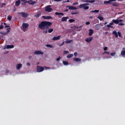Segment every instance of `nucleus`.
I'll use <instances>...</instances> for the list:
<instances>
[{
    "mask_svg": "<svg viewBox=\"0 0 125 125\" xmlns=\"http://www.w3.org/2000/svg\"><path fill=\"white\" fill-rule=\"evenodd\" d=\"M52 23L49 21H42L38 25L40 30H43V34H47V30L49 27H51Z\"/></svg>",
    "mask_w": 125,
    "mask_h": 125,
    "instance_id": "nucleus-1",
    "label": "nucleus"
},
{
    "mask_svg": "<svg viewBox=\"0 0 125 125\" xmlns=\"http://www.w3.org/2000/svg\"><path fill=\"white\" fill-rule=\"evenodd\" d=\"M123 20L121 19V20H112V21L109 23V24L110 25H114V24H118V25L119 26H124L125 25V23L122 22H123Z\"/></svg>",
    "mask_w": 125,
    "mask_h": 125,
    "instance_id": "nucleus-2",
    "label": "nucleus"
},
{
    "mask_svg": "<svg viewBox=\"0 0 125 125\" xmlns=\"http://www.w3.org/2000/svg\"><path fill=\"white\" fill-rule=\"evenodd\" d=\"M44 69H49V68L47 67L46 66L42 67L39 65L37 66V71L38 73H41V72L44 71Z\"/></svg>",
    "mask_w": 125,
    "mask_h": 125,
    "instance_id": "nucleus-3",
    "label": "nucleus"
},
{
    "mask_svg": "<svg viewBox=\"0 0 125 125\" xmlns=\"http://www.w3.org/2000/svg\"><path fill=\"white\" fill-rule=\"evenodd\" d=\"M22 28L23 32H26L27 30H28V28L29 27V24L27 23H22Z\"/></svg>",
    "mask_w": 125,
    "mask_h": 125,
    "instance_id": "nucleus-4",
    "label": "nucleus"
},
{
    "mask_svg": "<svg viewBox=\"0 0 125 125\" xmlns=\"http://www.w3.org/2000/svg\"><path fill=\"white\" fill-rule=\"evenodd\" d=\"M78 7L79 8H83V9H85V10H86L89 9V7L88 6H86V5L84 4V3L80 4L78 6Z\"/></svg>",
    "mask_w": 125,
    "mask_h": 125,
    "instance_id": "nucleus-5",
    "label": "nucleus"
},
{
    "mask_svg": "<svg viewBox=\"0 0 125 125\" xmlns=\"http://www.w3.org/2000/svg\"><path fill=\"white\" fill-rule=\"evenodd\" d=\"M45 11H46V12H51V11H52V9L51 8V5H48L46 6L45 7Z\"/></svg>",
    "mask_w": 125,
    "mask_h": 125,
    "instance_id": "nucleus-6",
    "label": "nucleus"
},
{
    "mask_svg": "<svg viewBox=\"0 0 125 125\" xmlns=\"http://www.w3.org/2000/svg\"><path fill=\"white\" fill-rule=\"evenodd\" d=\"M18 14H20V15L22 16V17H23L24 18H26V17H28L29 16V15L24 12H19Z\"/></svg>",
    "mask_w": 125,
    "mask_h": 125,
    "instance_id": "nucleus-7",
    "label": "nucleus"
},
{
    "mask_svg": "<svg viewBox=\"0 0 125 125\" xmlns=\"http://www.w3.org/2000/svg\"><path fill=\"white\" fill-rule=\"evenodd\" d=\"M66 7L68 8V9H69L70 10H77V9H78V8L74 7L73 6H66Z\"/></svg>",
    "mask_w": 125,
    "mask_h": 125,
    "instance_id": "nucleus-8",
    "label": "nucleus"
},
{
    "mask_svg": "<svg viewBox=\"0 0 125 125\" xmlns=\"http://www.w3.org/2000/svg\"><path fill=\"white\" fill-rule=\"evenodd\" d=\"M34 54H36L37 55H40V54H41V55H42L43 54V52H42V51H36L34 52Z\"/></svg>",
    "mask_w": 125,
    "mask_h": 125,
    "instance_id": "nucleus-9",
    "label": "nucleus"
},
{
    "mask_svg": "<svg viewBox=\"0 0 125 125\" xmlns=\"http://www.w3.org/2000/svg\"><path fill=\"white\" fill-rule=\"evenodd\" d=\"M25 2L29 3V4H32L34 5V4H36V2L33 1V0H30L29 1H26Z\"/></svg>",
    "mask_w": 125,
    "mask_h": 125,
    "instance_id": "nucleus-10",
    "label": "nucleus"
},
{
    "mask_svg": "<svg viewBox=\"0 0 125 125\" xmlns=\"http://www.w3.org/2000/svg\"><path fill=\"white\" fill-rule=\"evenodd\" d=\"M93 39V38L91 37L86 38L85 39V42H91V41H92V40Z\"/></svg>",
    "mask_w": 125,
    "mask_h": 125,
    "instance_id": "nucleus-11",
    "label": "nucleus"
},
{
    "mask_svg": "<svg viewBox=\"0 0 125 125\" xmlns=\"http://www.w3.org/2000/svg\"><path fill=\"white\" fill-rule=\"evenodd\" d=\"M60 38H61V36H58V37H54L53 38V41H58V40H60Z\"/></svg>",
    "mask_w": 125,
    "mask_h": 125,
    "instance_id": "nucleus-12",
    "label": "nucleus"
},
{
    "mask_svg": "<svg viewBox=\"0 0 125 125\" xmlns=\"http://www.w3.org/2000/svg\"><path fill=\"white\" fill-rule=\"evenodd\" d=\"M67 19H69V17H63L62 18V21L65 22V21H67Z\"/></svg>",
    "mask_w": 125,
    "mask_h": 125,
    "instance_id": "nucleus-13",
    "label": "nucleus"
},
{
    "mask_svg": "<svg viewBox=\"0 0 125 125\" xmlns=\"http://www.w3.org/2000/svg\"><path fill=\"white\" fill-rule=\"evenodd\" d=\"M73 61L75 62H81L82 61V59L78 58H75L73 59Z\"/></svg>",
    "mask_w": 125,
    "mask_h": 125,
    "instance_id": "nucleus-14",
    "label": "nucleus"
},
{
    "mask_svg": "<svg viewBox=\"0 0 125 125\" xmlns=\"http://www.w3.org/2000/svg\"><path fill=\"white\" fill-rule=\"evenodd\" d=\"M42 17L43 19H52V17L51 16H43Z\"/></svg>",
    "mask_w": 125,
    "mask_h": 125,
    "instance_id": "nucleus-15",
    "label": "nucleus"
},
{
    "mask_svg": "<svg viewBox=\"0 0 125 125\" xmlns=\"http://www.w3.org/2000/svg\"><path fill=\"white\" fill-rule=\"evenodd\" d=\"M14 47V45H7L6 46V49H9V48H13Z\"/></svg>",
    "mask_w": 125,
    "mask_h": 125,
    "instance_id": "nucleus-16",
    "label": "nucleus"
},
{
    "mask_svg": "<svg viewBox=\"0 0 125 125\" xmlns=\"http://www.w3.org/2000/svg\"><path fill=\"white\" fill-rule=\"evenodd\" d=\"M113 35H115V37L116 38H118L119 37V35H118V33H117V31L116 30L112 32Z\"/></svg>",
    "mask_w": 125,
    "mask_h": 125,
    "instance_id": "nucleus-17",
    "label": "nucleus"
},
{
    "mask_svg": "<svg viewBox=\"0 0 125 125\" xmlns=\"http://www.w3.org/2000/svg\"><path fill=\"white\" fill-rule=\"evenodd\" d=\"M22 67V64L19 63L17 65V70H20V68Z\"/></svg>",
    "mask_w": 125,
    "mask_h": 125,
    "instance_id": "nucleus-18",
    "label": "nucleus"
},
{
    "mask_svg": "<svg viewBox=\"0 0 125 125\" xmlns=\"http://www.w3.org/2000/svg\"><path fill=\"white\" fill-rule=\"evenodd\" d=\"M104 4H112V2H111V0H109L108 1H104Z\"/></svg>",
    "mask_w": 125,
    "mask_h": 125,
    "instance_id": "nucleus-19",
    "label": "nucleus"
},
{
    "mask_svg": "<svg viewBox=\"0 0 125 125\" xmlns=\"http://www.w3.org/2000/svg\"><path fill=\"white\" fill-rule=\"evenodd\" d=\"M15 5H16V6H19V5H20V0L16 1Z\"/></svg>",
    "mask_w": 125,
    "mask_h": 125,
    "instance_id": "nucleus-20",
    "label": "nucleus"
},
{
    "mask_svg": "<svg viewBox=\"0 0 125 125\" xmlns=\"http://www.w3.org/2000/svg\"><path fill=\"white\" fill-rule=\"evenodd\" d=\"M55 14V15H62V16H64V13H63L56 12Z\"/></svg>",
    "mask_w": 125,
    "mask_h": 125,
    "instance_id": "nucleus-21",
    "label": "nucleus"
},
{
    "mask_svg": "<svg viewBox=\"0 0 125 125\" xmlns=\"http://www.w3.org/2000/svg\"><path fill=\"white\" fill-rule=\"evenodd\" d=\"M89 36H92V34H93V30L92 29H89Z\"/></svg>",
    "mask_w": 125,
    "mask_h": 125,
    "instance_id": "nucleus-22",
    "label": "nucleus"
},
{
    "mask_svg": "<svg viewBox=\"0 0 125 125\" xmlns=\"http://www.w3.org/2000/svg\"><path fill=\"white\" fill-rule=\"evenodd\" d=\"M41 15H42V13H38L37 15H35V17H36V18H39V17H40Z\"/></svg>",
    "mask_w": 125,
    "mask_h": 125,
    "instance_id": "nucleus-23",
    "label": "nucleus"
},
{
    "mask_svg": "<svg viewBox=\"0 0 125 125\" xmlns=\"http://www.w3.org/2000/svg\"><path fill=\"white\" fill-rule=\"evenodd\" d=\"M91 12L92 13H98V12H99V10H95L94 11H91Z\"/></svg>",
    "mask_w": 125,
    "mask_h": 125,
    "instance_id": "nucleus-24",
    "label": "nucleus"
},
{
    "mask_svg": "<svg viewBox=\"0 0 125 125\" xmlns=\"http://www.w3.org/2000/svg\"><path fill=\"white\" fill-rule=\"evenodd\" d=\"M98 19H99V20L100 21H102V20H103V19H104V18H103V17H101L100 16L98 17Z\"/></svg>",
    "mask_w": 125,
    "mask_h": 125,
    "instance_id": "nucleus-25",
    "label": "nucleus"
},
{
    "mask_svg": "<svg viewBox=\"0 0 125 125\" xmlns=\"http://www.w3.org/2000/svg\"><path fill=\"white\" fill-rule=\"evenodd\" d=\"M73 56H74V55H73V54H71L68 55L66 57L67 58H71L73 57Z\"/></svg>",
    "mask_w": 125,
    "mask_h": 125,
    "instance_id": "nucleus-26",
    "label": "nucleus"
},
{
    "mask_svg": "<svg viewBox=\"0 0 125 125\" xmlns=\"http://www.w3.org/2000/svg\"><path fill=\"white\" fill-rule=\"evenodd\" d=\"M121 54L122 56H124L125 55V50H123L121 52Z\"/></svg>",
    "mask_w": 125,
    "mask_h": 125,
    "instance_id": "nucleus-27",
    "label": "nucleus"
},
{
    "mask_svg": "<svg viewBox=\"0 0 125 125\" xmlns=\"http://www.w3.org/2000/svg\"><path fill=\"white\" fill-rule=\"evenodd\" d=\"M68 21L69 23H73V22H75V20L74 19H69Z\"/></svg>",
    "mask_w": 125,
    "mask_h": 125,
    "instance_id": "nucleus-28",
    "label": "nucleus"
},
{
    "mask_svg": "<svg viewBox=\"0 0 125 125\" xmlns=\"http://www.w3.org/2000/svg\"><path fill=\"white\" fill-rule=\"evenodd\" d=\"M62 63H63V65H67L69 64V63L67 61H63Z\"/></svg>",
    "mask_w": 125,
    "mask_h": 125,
    "instance_id": "nucleus-29",
    "label": "nucleus"
},
{
    "mask_svg": "<svg viewBox=\"0 0 125 125\" xmlns=\"http://www.w3.org/2000/svg\"><path fill=\"white\" fill-rule=\"evenodd\" d=\"M86 2H90L91 3H93V2H95V0L86 1Z\"/></svg>",
    "mask_w": 125,
    "mask_h": 125,
    "instance_id": "nucleus-30",
    "label": "nucleus"
},
{
    "mask_svg": "<svg viewBox=\"0 0 125 125\" xmlns=\"http://www.w3.org/2000/svg\"><path fill=\"white\" fill-rule=\"evenodd\" d=\"M7 19L8 20H9V21H11V19H12V17L10 16H8Z\"/></svg>",
    "mask_w": 125,
    "mask_h": 125,
    "instance_id": "nucleus-31",
    "label": "nucleus"
},
{
    "mask_svg": "<svg viewBox=\"0 0 125 125\" xmlns=\"http://www.w3.org/2000/svg\"><path fill=\"white\" fill-rule=\"evenodd\" d=\"M46 46L47 47H50V48H52V47H53V46H52L51 44H47L46 45Z\"/></svg>",
    "mask_w": 125,
    "mask_h": 125,
    "instance_id": "nucleus-32",
    "label": "nucleus"
},
{
    "mask_svg": "<svg viewBox=\"0 0 125 125\" xmlns=\"http://www.w3.org/2000/svg\"><path fill=\"white\" fill-rule=\"evenodd\" d=\"M53 32V28H50L48 30V33H52Z\"/></svg>",
    "mask_w": 125,
    "mask_h": 125,
    "instance_id": "nucleus-33",
    "label": "nucleus"
},
{
    "mask_svg": "<svg viewBox=\"0 0 125 125\" xmlns=\"http://www.w3.org/2000/svg\"><path fill=\"white\" fill-rule=\"evenodd\" d=\"M72 15H75V14H79V12H71Z\"/></svg>",
    "mask_w": 125,
    "mask_h": 125,
    "instance_id": "nucleus-34",
    "label": "nucleus"
},
{
    "mask_svg": "<svg viewBox=\"0 0 125 125\" xmlns=\"http://www.w3.org/2000/svg\"><path fill=\"white\" fill-rule=\"evenodd\" d=\"M4 25L5 26L4 28H9L10 27L9 25H6L7 24L5 22L4 23Z\"/></svg>",
    "mask_w": 125,
    "mask_h": 125,
    "instance_id": "nucleus-35",
    "label": "nucleus"
},
{
    "mask_svg": "<svg viewBox=\"0 0 125 125\" xmlns=\"http://www.w3.org/2000/svg\"><path fill=\"white\" fill-rule=\"evenodd\" d=\"M72 42V40H67L65 42L66 43H70V42Z\"/></svg>",
    "mask_w": 125,
    "mask_h": 125,
    "instance_id": "nucleus-36",
    "label": "nucleus"
},
{
    "mask_svg": "<svg viewBox=\"0 0 125 125\" xmlns=\"http://www.w3.org/2000/svg\"><path fill=\"white\" fill-rule=\"evenodd\" d=\"M118 35L120 38H122V33L121 32H118Z\"/></svg>",
    "mask_w": 125,
    "mask_h": 125,
    "instance_id": "nucleus-37",
    "label": "nucleus"
},
{
    "mask_svg": "<svg viewBox=\"0 0 125 125\" xmlns=\"http://www.w3.org/2000/svg\"><path fill=\"white\" fill-rule=\"evenodd\" d=\"M112 6H118V4L117 3V2H114L112 4Z\"/></svg>",
    "mask_w": 125,
    "mask_h": 125,
    "instance_id": "nucleus-38",
    "label": "nucleus"
},
{
    "mask_svg": "<svg viewBox=\"0 0 125 125\" xmlns=\"http://www.w3.org/2000/svg\"><path fill=\"white\" fill-rule=\"evenodd\" d=\"M6 5V4H5V3H2L1 6H0V7L2 8L3 7V6H5Z\"/></svg>",
    "mask_w": 125,
    "mask_h": 125,
    "instance_id": "nucleus-39",
    "label": "nucleus"
},
{
    "mask_svg": "<svg viewBox=\"0 0 125 125\" xmlns=\"http://www.w3.org/2000/svg\"><path fill=\"white\" fill-rule=\"evenodd\" d=\"M10 30H11V28L9 27L8 28L6 29V30L7 31V33H9V32H10Z\"/></svg>",
    "mask_w": 125,
    "mask_h": 125,
    "instance_id": "nucleus-40",
    "label": "nucleus"
},
{
    "mask_svg": "<svg viewBox=\"0 0 125 125\" xmlns=\"http://www.w3.org/2000/svg\"><path fill=\"white\" fill-rule=\"evenodd\" d=\"M110 55L111 56H115V55H116V53L114 52V53H111Z\"/></svg>",
    "mask_w": 125,
    "mask_h": 125,
    "instance_id": "nucleus-41",
    "label": "nucleus"
},
{
    "mask_svg": "<svg viewBox=\"0 0 125 125\" xmlns=\"http://www.w3.org/2000/svg\"><path fill=\"white\" fill-rule=\"evenodd\" d=\"M104 54H108V55H110V52H107V51H105V52H104Z\"/></svg>",
    "mask_w": 125,
    "mask_h": 125,
    "instance_id": "nucleus-42",
    "label": "nucleus"
},
{
    "mask_svg": "<svg viewBox=\"0 0 125 125\" xmlns=\"http://www.w3.org/2000/svg\"><path fill=\"white\" fill-rule=\"evenodd\" d=\"M63 53H64V54H67L69 53V51L64 50L63 52Z\"/></svg>",
    "mask_w": 125,
    "mask_h": 125,
    "instance_id": "nucleus-43",
    "label": "nucleus"
},
{
    "mask_svg": "<svg viewBox=\"0 0 125 125\" xmlns=\"http://www.w3.org/2000/svg\"><path fill=\"white\" fill-rule=\"evenodd\" d=\"M77 4H79V3L78 2H75L73 3L72 5H77Z\"/></svg>",
    "mask_w": 125,
    "mask_h": 125,
    "instance_id": "nucleus-44",
    "label": "nucleus"
},
{
    "mask_svg": "<svg viewBox=\"0 0 125 125\" xmlns=\"http://www.w3.org/2000/svg\"><path fill=\"white\" fill-rule=\"evenodd\" d=\"M61 57H59V58H57V61H60V59H61Z\"/></svg>",
    "mask_w": 125,
    "mask_h": 125,
    "instance_id": "nucleus-45",
    "label": "nucleus"
},
{
    "mask_svg": "<svg viewBox=\"0 0 125 125\" xmlns=\"http://www.w3.org/2000/svg\"><path fill=\"white\" fill-rule=\"evenodd\" d=\"M0 34H1V35H6V33H4V32H0Z\"/></svg>",
    "mask_w": 125,
    "mask_h": 125,
    "instance_id": "nucleus-46",
    "label": "nucleus"
},
{
    "mask_svg": "<svg viewBox=\"0 0 125 125\" xmlns=\"http://www.w3.org/2000/svg\"><path fill=\"white\" fill-rule=\"evenodd\" d=\"M107 49H108V47H104V51H106V50H107Z\"/></svg>",
    "mask_w": 125,
    "mask_h": 125,
    "instance_id": "nucleus-47",
    "label": "nucleus"
},
{
    "mask_svg": "<svg viewBox=\"0 0 125 125\" xmlns=\"http://www.w3.org/2000/svg\"><path fill=\"white\" fill-rule=\"evenodd\" d=\"M74 56H77L78 55V52H75L74 53Z\"/></svg>",
    "mask_w": 125,
    "mask_h": 125,
    "instance_id": "nucleus-48",
    "label": "nucleus"
},
{
    "mask_svg": "<svg viewBox=\"0 0 125 125\" xmlns=\"http://www.w3.org/2000/svg\"><path fill=\"white\" fill-rule=\"evenodd\" d=\"M1 29H3V25H0V30H1Z\"/></svg>",
    "mask_w": 125,
    "mask_h": 125,
    "instance_id": "nucleus-49",
    "label": "nucleus"
},
{
    "mask_svg": "<svg viewBox=\"0 0 125 125\" xmlns=\"http://www.w3.org/2000/svg\"><path fill=\"white\" fill-rule=\"evenodd\" d=\"M86 25H89L90 24V22L89 21H87L85 22Z\"/></svg>",
    "mask_w": 125,
    "mask_h": 125,
    "instance_id": "nucleus-50",
    "label": "nucleus"
},
{
    "mask_svg": "<svg viewBox=\"0 0 125 125\" xmlns=\"http://www.w3.org/2000/svg\"><path fill=\"white\" fill-rule=\"evenodd\" d=\"M110 26H111L110 24H107V25H106V27H107L108 28V29H109V28H110Z\"/></svg>",
    "mask_w": 125,
    "mask_h": 125,
    "instance_id": "nucleus-51",
    "label": "nucleus"
},
{
    "mask_svg": "<svg viewBox=\"0 0 125 125\" xmlns=\"http://www.w3.org/2000/svg\"><path fill=\"white\" fill-rule=\"evenodd\" d=\"M54 1H62V0H53Z\"/></svg>",
    "mask_w": 125,
    "mask_h": 125,
    "instance_id": "nucleus-52",
    "label": "nucleus"
},
{
    "mask_svg": "<svg viewBox=\"0 0 125 125\" xmlns=\"http://www.w3.org/2000/svg\"><path fill=\"white\" fill-rule=\"evenodd\" d=\"M85 4V5H86V6H87V5H89V3H84Z\"/></svg>",
    "mask_w": 125,
    "mask_h": 125,
    "instance_id": "nucleus-53",
    "label": "nucleus"
},
{
    "mask_svg": "<svg viewBox=\"0 0 125 125\" xmlns=\"http://www.w3.org/2000/svg\"><path fill=\"white\" fill-rule=\"evenodd\" d=\"M27 66H31V64L30 63V62H27Z\"/></svg>",
    "mask_w": 125,
    "mask_h": 125,
    "instance_id": "nucleus-54",
    "label": "nucleus"
},
{
    "mask_svg": "<svg viewBox=\"0 0 125 125\" xmlns=\"http://www.w3.org/2000/svg\"><path fill=\"white\" fill-rule=\"evenodd\" d=\"M64 44V42H63L61 45H60V46H62Z\"/></svg>",
    "mask_w": 125,
    "mask_h": 125,
    "instance_id": "nucleus-55",
    "label": "nucleus"
},
{
    "mask_svg": "<svg viewBox=\"0 0 125 125\" xmlns=\"http://www.w3.org/2000/svg\"><path fill=\"white\" fill-rule=\"evenodd\" d=\"M110 28H111V29H113V28H114V26H113L112 25H110Z\"/></svg>",
    "mask_w": 125,
    "mask_h": 125,
    "instance_id": "nucleus-56",
    "label": "nucleus"
},
{
    "mask_svg": "<svg viewBox=\"0 0 125 125\" xmlns=\"http://www.w3.org/2000/svg\"><path fill=\"white\" fill-rule=\"evenodd\" d=\"M111 0V2H112V1H116V0Z\"/></svg>",
    "mask_w": 125,
    "mask_h": 125,
    "instance_id": "nucleus-57",
    "label": "nucleus"
},
{
    "mask_svg": "<svg viewBox=\"0 0 125 125\" xmlns=\"http://www.w3.org/2000/svg\"><path fill=\"white\" fill-rule=\"evenodd\" d=\"M89 18H90L91 19H92V18H93V17L90 16V17H89Z\"/></svg>",
    "mask_w": 125,
    "mask_h": 125,
    "instance_id": "nucleus-58",
    "label": "nucleus"
},
{
    "mask_svg": "<svg viewBox=\"0 0 125 125\" xmlns=\"http://www.w3.org/2000/svg\"><path fill=\"white\" fill-rule=\"evenodd\" d=\"M65 2H70V0H67L66 1H65Z\"/></svg>",
    "mask_w": 125,
    "mask_h": 125,
    "instance_id": "nucleus-59",
    "label": "nucleus"
},
{
    "mask_svg": "<svg viewBox=\"0 0 125 125\" xmlns=\"http://www.w3.org/2000/svg\"><path fill=\"white\" fill-rule=\"evenodd\" d=\"M7 73H8V70H6V73L7 74Z\"/></svg>",
    "mask_w": 125,
    "mask_h": 125,
    "instance_id": "nucleus-60",
    "label": "nucleus"
},
{
    "mask_svg": "<svg viewBox=\"0 0 125 125\" xmlns=\"http://www.w3.org/2000/svg\"><path fill=\"white\" fill-rule=\"evenodd\" d=\"M21 1H26V0H21Z\"/></svg>",
    "mask_w": 125,
    "mask_h": 125,
    "instance_id": "nucleus-61",
    "label": "nucleus"
},
{
    "mask_svg": "<svg viewBox=\"0 0 125 125\" xmlns=\"http://www.w3.org/2000/svg\"><path fill=\"white\" fill-rule=\"evenodd\" d=\"M65 11V12H67V11H68V9L66 10Z\"/></svg>",
    "mask_w": 125,
    "mask_h": 125,
    "instance_id": "nucleus-62",
    "label": "nucleus"
},
{
    "mask_svg": "<svg viewBox=\"0 0 125 125\" xmlns=\"http://www.w3.org/2000/svg\"><path fill=\"white\" fill-rule=\"evenodd\" d=\"M106 24H107V22H105L104 23V25H106Z\"/></svg>",
    "mask_w": 125,
    "mask_h": 125,
    "instance_id": "nucleus-63",
    "label": "nucleus"
},
{
    "mask_svg": "<svg viewBox=\"0 0 125 125\" xmlns=\"http://www.w3.org/2000/svg\"><path fill=\"white\" fill-rule=\"evenodd\" d=\"M39 64H40V62L37 63V65H39Z\"/></svg>",
    "mask_w": 125,
    "mask_h": 125,
    "instance_id": "nucleus-64",
    "label": "nucleus"
}]
</instances>
